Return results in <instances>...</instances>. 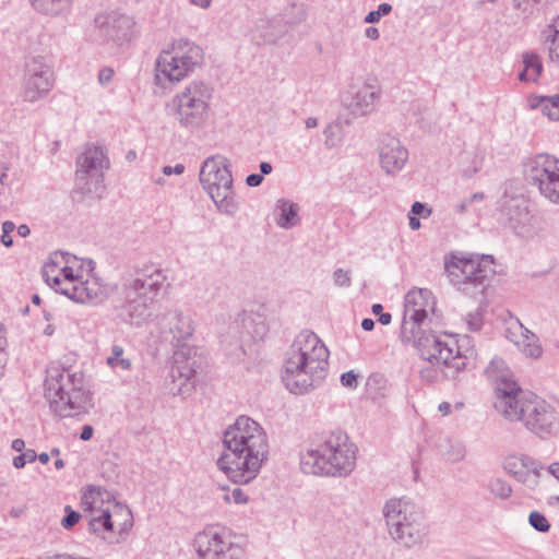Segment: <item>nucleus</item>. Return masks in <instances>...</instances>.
Returning a JSON list of instances; mask_svg holds the SVG:
<instances>
[{
  "label": "nucleus",
  "instance_id": "nucleus-36",
  "mask_svg": "<svg viewBox=\"0 0 559 559\" xmlns=\"http://www.w3.org/2000/svg\"><path fill=\"white\" fill-rule=\"evenodd\" d=\"M106 364L116 372L130 371L132 368L131 359L124 355L123 347L117 344L112 345Z\"/></svg>",
  "mask_w": 559,
  "mask_h": 559
},
{
  "label": "nucleus",
  "instance_id": "nucleus-26",
  "mask_svg": "<svg viewBox=\"0 0 559 559\" xmlns=\"http://www.w3.org/2000/svg\"><path fill=\"white\" fill-rule=\"evenodd\" d=\"M487 380L493 385L495 394L498 389H506L508 384L516 383L512 370L500 357L495 356L484 370Z\"/></svg>",
  "mask_w": 559,
  "mask_h": 559
},
{
  "label": "nucleus",
  "instance_id": "nucleus-40",
  "mask_svg": "<svg viewBox=\"0 0 559 559\" xmlns=\"http://www.w3.org/2000/svg\"><path fill=\"white\" fill-rule=\"evenodd\" d=\"M546 43H548L549 56L552 60H559V27L549 26L546 31Z\"/></svg>",
  "mask_w": 559,
  "mask_h": 559
},
{
  "label": "nucleus",
  "instance_id": "nucleus-11",
  "mask_svg": "<svg viewBox=\"0 0 559 559\" xmlns=\"http://www.w3.org/2000/svg\"><path fill=\"white\" fill-rule=\"evenodd\" d=\"M212 98L213 88L210 84L191 81L171 99L175 120L188 131H200L209 122Z\"/></svg>",
  "mask_w": 559,
  "mask_h": 559
},
{
  "label": "nucleus",
  "instance_id": "nucleus-57",
  "mask_svg": "<svg viewBox=\"0 0 559 559\" xmlns=\"http://www.w3.org/2000/svg\"><path fill=\"white\" fill-rule=\"evenodd\" d=\"M22 455L25 460V463H27V462L32 463L37 459V454H36L35 450H33V449L26 450L25 452L22 453Z\"/></svg>",
  "mask_w": 559,
  "mask_h": 559
},
{
  "label": "nucleus",
  "instance_id": "nucleus-46",
  "mask_svg": "<svg viewBox=\"0 0 559 559\" xmlns=\"http://www.w3.org/2000/svg\"><path fill=\"white\" fill-rule=\"evenodd\" d=\"M66 515L61 520V525L66 530L72 528L81 519V514L78 511L72 510L69 506L64 508Z\"/></svg>",
  "mask_w": 559,
  "mask_h": 559
},
{
  "label": "nucleus",
  "instance_id": "nucleus-53",
  "mask_svg": "<svg viewBox=\"0 0 559 559\" xmlns=\"http://www.w3.org/2000/svg\"><path fill=\"white\" fill-rule=\"evenodd\" d=\"M365 36L371 40H377L380 38V32L374 26H369L365 29Z\"/></svg>",
  "mask_w": 559,
  "mask_h": 559
},
{
  "label": "nucleus",
  "instance_id": "nucleus-41",
  "mask_svg": "<svg viewBox=\"0 0 559 559\" xmlns=\"http://www.w3.org/2000/svg\"><path fill=\"white\" fill-rule=\"evenodd\" d=\"M392 5L390 3L383 2L378 5V9L374 11H370L364 19V22L367 24H374L380 21L381 17L389 15L392 12Z\"/></svg>",
  "mask_w": 559,
  "mask_h": 559
},
{
  "label": "nucleus",
  "instance_id": "nucleus-49",
  "mask_svg": "<svg viewBox=\"0 0 559 559\" xmlns=\"http://www.w3.org/2000/svg\"><path fill=\"white\" fill-rule=\"evenodd\" d=\"M114 70L111 68H103L98 73V82L103 86H107L114 78Z\"/></svg>",
  "mask_w": 559,
  "mask_h": 559
},
{
  "label": "nucleus",
  "instance_id": "nucleus-29",
  "mask_svg": "<svg viewBox=\"0 0 559 559\" xmlns=\"http://www.w3.org/2000/svg\"><path fill=\"white\" fill-rule=\"evenodd\" d=\"M112 522V534L127 533L133 525V515L128 506L120 502L109 503L106 509Z\"/></svg>",
  "mask_w": 559,
  "mask_h": 559
},
{
  "label": "nucleus",
  "instance_id": "nucleus-21",
  "mask_svg": "<svg viewBox=\"0 0 559 559\" xmlns=\"http://www.w3.org/2000/svg\"><path fill=\"white\" fill-rule=\"evenodd\" d=\"M95 24L106 40L117 44L130 40L135 26L131 16L117 12L97 15Z\"/></svg>",
  "mask_w": 559,
  "mask_h": 559
},
{
  "label": "nucleus",
  "instance_id": "nucleus-33",
  "mask_svg": "<svg viewBox=\"0 0 559 559\" xmlns=\"http://www.w3.org/2000/svg\"><path fill=\"white\" fill-rule=\"evenodd\" d=\"M530 106L533 109H539L550 120H559V94L551 96H532Z\"/></svg>",
  "mask_w": 559,
  "mask_h": 559
},
{
  "label": "nucleus",
  "instance_id": "nucleus-3",
  "mask_svg": "<svg viewBox=\"0 0 559 559\" xmlns=\"http://www.w3.org/2000/svg\"><path fill=\"white\" fill-rule=\"evenodd\" d=\"M330 352L311 331H301L294 340L282 367V381L293 394H306L318 388L328 371Z\"/></svg>",
  "mask_w": 559,
  "mask_h": 559
},
{
  "label": "nucleus",
  "instance_id": "nucleus-12",
  "mask_svg": "<svg viewBox=\"0 0 559 559\" xmlns=\"http://www.w3.org/2000/svg\"><path fill=\"white\" fill-rule=\"evenodd\" d=\"M203 49L187 38H177L168 44L156 60L157 78L178 83L201 67Z\"/></svg>",
  "mask_w": 559,
  "mask_h": 559
},
{
  "label": "nucleus",
  "instance_id": "nucleus-20",
  "mask_svg": "<svg viewBox=\"0 0 559 559\" xmlns=\"http://www.w3.org/2000/svg\"><path fill=\"white\" fill-rule=\"evenodd\" d=\"M378 158L380 168L388 176H395L402 171L408 160V151L396 136L385 134L378 144Z\"/></svg>",
  "mask_w": 559,
  "mask_h": 559
},
{
  "label": "nucleus",
  "instance_id": "nucleus-35",
  "mask_svg": "<svg viewBox=\"0 0 559 559\" xmlns=\"http://www.w3.org/2000/svg\"><path fill=\"white\" fill-rule=\"evenodd\" d=\"M440 453L445 461L456 463L462 461L466 455L464 443L455 439H445L439 445Z\"/></svg>",
  "mask_w": 559,
  "mask_h": 559
},
{
  "label": "nucleus",
  "instance_id": "nucleus-37",
  "mask_svg": "<svg viewBox=\"0 0 559 559\" xmlns=\"http://www.w3.org/2000/svg\"><path fill=\"white\" fill-rule=\"evenodd\" d=\"M72 0H31L33 8L45 14H59L68 10Z\"/></svg>",
  "mask_w": 559,
  "mask_h": 559
},
{
  "label": "nucleus",
  "instance_id": "nucleus-30",
  "mask_svg": "<svg viewBox=\"0 0 559 559\" xmlns=\"http://www.w3.org/2000/svg\"><path fill=\"white\" fill-rule=\"evenodd\" d=\"M221 346L226 355L235 359H240L245 354L243 335L237 321L228 328L227 333L221 335Z\"/></svg>",
  "mask_w": 559,
  "mask_h": 559
},
{
  "label": "nucleus",
  "instance_id": "nucleus-45",
  "mask_svg": "<svg viewBox=\"0 0 559 559\" xmlns=\"http://www.w3.org/2000/svg\"><path fill=\"white\" fill-rule=\"evenodd\" d=\"M464 320L467 329L472 332L479 331L483 325V314L479 309L469 312Z\"/></svg>",
  "mask_w": 559,
  "mask_h": 559
},
{
  "label": "nucleus",
  "instance_id": "nucleus-31",
  "mask_svg": "<svg viewBox=\"0 0 559 559\" xmlns=\"http://www.w3.org/2000/svg\"><path fill=\"white\" fill-rule=\"evenodd\" d=\"M523 69L519 73V80L525 83H535L543 73V63L539 56L533 51L522 53Z\"/></svg>",
  "mask_w": 559,
  "mask_h": 559
},
{
  "label": "nucleus",
  "instance_id": "nucleus-62",
  "mask_svg": "<svg viewBox=\"0 0 559 559\" xmlns=\"http://www.w3.org/2000/svg\"><path fill=\"white\" fill-rule=\"evenodd\" d=\"M451 404L448 403V402H442L439 404L438 406V411L442 414V415H449L451 413Z\"/></svg>",
  "mask_w": 559,
  "mask_h": 559
},
{
  "label": "nucleus",
  "instance_id": "nucleus-25",
  "mask_svg": "<svg viewBox=\"0 0 559 559\" xmlns=\"http://www.w3.org/2000/svg\"><path fill=\"white\" fill-rule=\"evenodd\" d=\"M436 299L431 290L427 288H413L404 297L403 317L425 321L433 313Z\"/></svg>",
  "mask_w": 559,
  "mask_h": 559
},
{
  "label": "nucleus",
  "instance_id": "nucleus-54",
  "mask_svg": "<svg viewBox=\"0 0 559 559\" xmlns=\"http://www.w3.org/2000/svg\"><path fill=\"white\" fill-rule=\"evenodd\" d=\"M93 432H94L93 427H92V426H90V425H85V426H83V428H82V431H81L80 438H81L83 441H87V440H90V439L93 437Z\"/></svg>",
  "mask_w": 559,
  "mask_h": 559
},
{
  "label": "nucleus",
  "instance_id": "nucleus-22",
  "mask_svg": "<svg viewBox=\"0 0 559 559\" xmlns=\"http://www.w3.org/2000/svg\"><path fill=\"white\" fill-rule=\"evenodd\" d=\"M503 469L528 488H535L544 468L539 462L528 455L512 454L504 459Z\"/></svg>",
  "mask_w": 559,
  "mask_h": 559
},
{
  "label": "nucleus",
  "instance_id": "nucleus-18",
  "mask_svg": "<svg viewBox=\"0 0 559 559\" xmlns=\"http://www.w3.org/2000/svg\"><path fill=\"white\" fill-rule=\"evenodd\" d=\"M506 389H498L495 394L493 406L496 411L510 421H523L536 395L523 391L518 383L508 384Z\"/></svg>",
  "mask_w": 559,
  "mask_h": 559
},
{
  "label": "nucleus",
  "instance_id": "nucleus-59",
  "mask_svg": "<svg viewBox=\"0 0 559 559\" xmlns=\"http://www.w3.org/2000/svg\"><path fill=\"white\" fill-rule=\"evenodd\" d=\"M12 449L16 452H22L25 449V442L23 439H14L11 444Z\"/></svg>",
  "mask_w": 559,
  "mask_h": 559
},
{
  "label": "nucleus",
  "instance_id": "nucleus-17",
  "mask_svg": "<svg viewBox=\"0 0 559 559\" xmlns=\"http://www.w3.org/2000/svg\"><path fill=\"white\" fill-rule=\"evenodd\" d=\"M526 176L545 199L559 204L558 158L548 154L536 155L526 164Z\"/></svg>",
  "mask_w": 559,
  "mask_h": 559
},
{
  "label": "nucleus",
  "instance_id": "nucleus-63",
  "mask_svg": "<svg viewBox=\"0 0 559 559\" xmlns=\"http://www.w3.org/2000/svg\"><path fill=\"white\" fill-rule=\"evenodd\" d=\"M361 328L365 331H371L374 328V321L370 318H366L361 321Z\"/></svg>",
  "mask_w": 559,
  "mask_h": 559
},
{
  "label": "nucleus",
  "instance_id": "nucleus-15",
  "mask_svg": "<svg viewBox=\"0 0 559 559\" xmlns=\"http://www.w3.org/2000/svg\"><path fill=\"white\" fill-rule=\"evenodd\" d=\"M193 546L200 559H243L245 548L224 530L206 528L199 532Z\"/></svg>",
  "mask_w": 559,
  "mask_h": 559
},
{
  "label": "nucleus",
  "instance_id": "nucleus-50",
  "mask_svg": "<svg viewBox=\"0 0 559 559\" xmlns=\"http://www.w3.org/2000/svg\"><path fill=\"white\" fill-rule=\"evenodd\" d=\"M420 377H421V379H424L428 382H432L437 379L438 371L433 367L423 368L420 370Z\"/></svg>",
  "mask_w": 559,
  "mask_h": 559
},
{
  "label": "nucleus",
  "instance_id": "nucleus-8",
  "mask_svg": "<svg viewBox=\"0 0 559 559\" xmlns=\"http://www.w3.org/2000/svg\"><path fill=\"white\" fill-rule=\"evenodd\" d=\"M45 397L59 417H74L93 407L92 393L81 371L53 367L45 380Z\"/></svg>",
  "mask_w": 559,
  "mask_h": 559
},
{
  "label": "nucleus",
  "instance_id": "nucleus-10",
  "mask_svg": "<svg viewBox=\"0 0 559 559\" xmlns=\"http://www.w3.org/2000/svg\"><path fill=\"white\" fill-rule=\"evenodd\" d=\"M199 177L217 211L227 216H235L239 210V202L234 190L229 160L222 155L207 157L201 166Z\"/></svg>",
  "mask_w": 559,
  "mask_h": 559
},
{
  "label": "nucleus",
  "instance_id": "nucleus-61",
  "mask_svg": "<svg viewBox=\"0 0 559 559\" xmlns=\"http://www.w3.org/2000/svg\"><path fill=\"white\" fill-rule=\"evenodd\" d=\"M259 168H260V171H261V174H260V175H262V176H264V175H269V174H271V173H272V170H273L272 165H271L270 163H267V162H262V163L259 165Z\"/></svg>",
  "mask_w": 559,
  "mask_h": 559
},
{
  "label": "nucleus",
  "instance_id": "nucleus-23",
  "mask_svg": "<svg viewBox=\"0 0 559 559\" xmlns=\"http://www.w3.org/2000/svg\"><path fill=\"white\" fill-rule=\"evenodd\" d=\"M380 98V91L370 84H364L360 87H352L345 92L341 102L345 109L355 117H364L371 114L374 109V103Z\"/></svg>",
  "mask_w": 559,
  "mask_h": 559
},
{
  "label": "nucleus",
  "instance_id": "nucleus-58",
  "mask_svg": "<svg viewBox=\"0 0 559 559\" xmlns=\"http://www.w3.org/2000/svg\"><path fill=\"white\" fill-rule=\"evenodd\" d=\"M426 211V205L421 202H415L412 205V213L415 215H421Z\"/></svg>",
  "mask_w": 559,
  "mask_h": 559
},
{
  "label": "nucleus",
  "instance_id": "nucleus-52",
  "mask_svg": "<svg viewBox=\"0 0 559 559\" xmlns=\"http://www.w3.org/2000/svg\"><path fill=\"white\" fill-rule=\"evenodd\" d=\"M263 181V176L260 174H251L247 176L246 183L249 187H259Z\"/></svg>",
  "mask_w": 559,
  "mask_h": 559
},
{
  "label": "nucleus",
  "instance_id": "nucleus-5",
  "mask_svg": "<svg viewBox=\"0 0 559 559\" xmlns=\"http://www.w3.org/2000/svg\"><path fill=\"white\" fill-rule=\"evenodd\" d=\"M165 282L164 271L154 264H145L124 274L119 290L124 302L123 321L134 326L147 322Z\"/></svg>",
  "mask_w": 559,
  "mask_h": 559
},
{
  "label": "nucleus",
  "instance_id": "nucleus-48",
  "mask_svg": "<svg viewBox=\"0 0 559 559\" xmlns=\"http://www.w3.org/2000/svg\"><path fill=\"white\" fill-rule=\"evenodd\" d=\"M358 374L355 371L349 370L347 372L342 373L341 383L343 386L348 389H356L358 386Z\"/></svg>",
  "mask_w": 559,
  "mask_h": 559
},
{
  "label": "nucleus",
  "instance_id": "nucleus-16",
  "mask_svg": "<svg viewBox=\"0 0 559 559\" xmlns=\"http://www.w3.org/2000/svg\"><path fill=\"white\" fill-rule=\"evenodd\" d=\"M53 62L49 56L32 57L25 66L22 97L35 103L44 98L53 87Z\"/></svg>",
  "mask_w": 559,
  "mask_h": 559
},
{
  "label": "nucleus",
  "instance_id": "nucleus-34",
  "mask_svg": "<svg viewBox=\"0 0 559 559\" xmlns=\"http://www.w3.org/2000/svg\"><path fill=\"white\" fill-rule=\"evenodd\" d=\"M502 212L509 218L513 228L523 224L527 218V209L525 202L521 198H512L508 204H502Z\"/></svg>",
  "mask_w": 559,
  "mask_h": 559
},
{
  "label": "nucleus",
  "instance_id": "nucleus-32",
  "mask_svg": "<svg viewBox=\"0 0 559 559\" xmlns=\"http://www.w3.org/2000/svg\"><path fill=\"white\" fill-rule=\"evenodd\" d=\"M88 532L104 540H110L114 537L110 514H107L106 510L100 513L90 514Z\"/></svg>",
  "mask_w": 559,
  "mask_h": 559
},
{
  "label": "nucleus",
  "instance_id": "nucleus-47",
  "mask_svg": "<svg viewBox=\"0 0 559 559\" xmlns=\"http://www.w3.org/2000/svg\"><path fill=\"white\" fill-rule=\"evenodd\" d=\"M15 229V224L11 221H5L2 224V235H1V242L5 247H11L13 245V239L11 237V233Z\"/></svg>",
  "mask_w": 559,
  "mask_h": 559
},
{
  "label": "nucleus",
  "instance_id": "nucleus-28",
  "mask_svg": "<svg viewBox=\"0 0 559 559\" xmlns=\"http://www.w3.org/2000/svg\"><path fill=\"white\" fill-rule=\"evenodd\" d=\"M299 205L288 199H278L275 203V223L283 229H290L300 223Z\"/></svg>",
  "mask_w": 559,
  "mask_h": 559
},
{
  "label": "nucleus",
  "instance_id": "nucleus-7",
  "mask_svg": "<svg viewBox=\"0 0 559 559\" xmlns=\"http://www.w3.org/2000/svg\"><path fill=\"white\" fill-rule=\"evenodd\" d=\"M424 323L423 320L403 317L401 342L406 346H413L423 359L444 366L447 377L455 378L465 369L466 356L461 354L453 337L426 334Z\"/></svg>",
  "mask_w": 559,
  "mask_h": 559
},
{
  "label": "nucleus",
  "instance_id": "nucleus-6",
  "mask_svg": "<svg viewBox=\"0 0 559 559\" xmlns=\"http://www.w3.org/2000/svg\"><path fill=\"white\" fill-rule=\"evenodd\" d=\"M356 455L357 447L347 433L336 430L300 454V468L309 475L348 476L356 466Z\"/></svg>",
  "mask_w": 559,
  "mask_h": 559
},
{
  "label": "nucleus",
  "instance_id": "nucleus-43",
  "mask_svg": "<svg viewBox=\"0 0 559 559\" xmlns=\"http://www.w3.org/2000/svg\"><path fill=\"white\" fill-rule=\"evenodd\" d=\"M226 502H234L236 504H246L249 501L248 495L239 487L234 488L230 492L223 496Z\"/></svg>",
  "mask_w": 559,
  "mask_h": 559
},
{
  "label": "nucleus",
  "instance_id": "nucleus-39",
  "mask_svg": "<svg viewBox=\"0 0 559 559\" xmlns=\"http://www.w3.org/2000/svg\"><path fill=\"white\" fill-rule=\"evenodd\" d=\"M324 145L328 148H334L337 147L343 140V133L342 128L337 123H330L328 124L324 130Z\"/></svg>",
  "mask_w": 559,
  "mask_h": 559
},
{
  "label": "nucleus",
  "instance_id": "nucleus-13",
  "mask_svg": "<svg viewBox=\"0 0 559 559\" xmlns=\"http://www.w3.org/2000/svg\"><path fill=\"white\" fill-rule=\"evenodd\" d=\"M445 272L450 283L459 289L484 288L495 275L491 255L453 253L445 259Z\"/></svg>",
  "mask_w": 559,
  "mask_h": 559
},
{
  "label": "nucleus",
  "instance_id": "nucleus-64",
  "mask_svg": "<svg viewBox=\"0 0 559 559\" xmlns=\"http://www.w3.org/2000/svg\"><path fill=\"white\" fill-rule=\"evenodd\" d=\"M392 321V316L389 312H382L379 316V322L383 325L390 324Z\"/></svg>",
  "mask_w": 559,
  "mask_h": 559
},
{
  "label": "nucleus",
  "instance_id": "nucleus-55",
  "mask_svg": "<svg viewBox=\"0 0 559 559\" xmlns=\"http://www.w3.org/2000/svg\"><path fill=\"white\" fill-rule=\"evenodd\" d=\"M189 2L200 9L206 10L212 5V0H189Z\"/></svg>",
  "mask_w": 559,
  "mask_h": 559
},
{
  "label": "nucleus",
  "instance_id": "nucleus-38",
  "mask_svg": "<svg viewBox=\"0 0 559 559\" xmlns=\"http://www.w3.org/2000/svg\"><path fill=\"white\" fill-rule=\"evenodd\" d=\"M487 489L495 498L501 500H506L510 498L512 495L511 485L500 477L489 479L487 484Z\"/></svg>",
  "mask_w": 559,
  "mask_h": 559
},
{
  "label": "nucleus",
  "instance_id": "nucleus-19",
  "mask_svg": "<svg viewBox=\"0 0 559 559\" xmlns=\"http://www.w3.org/2000/svg\"><path fill=\"white\" fill-rule=\"evenodd\" d=\"M522 423L528 430L542 438L550 437L559 431V417L555 408L537 396L533 399V404L528 405L527 414Z\"/></svg>",
  "mask_w": 559,
  "mask_h": 559
},
{
  "label": "nucleus",
  "instance_id": "nucleus-56",
  "mask_svg": "<svg viewBox=\"0 0 559 559\" xmlns=\"http://www.w3.org/2000/svg\"><path fill=\"white\" fill-rule=\"evenodd\" d=\"M547 473L559 480V462L550 464L547 468Z\"/></svg>",
  "mask_w": 559,
  "mask_h": 559
},
{
  "label": "nucleus",
  "instance_id": "nucleus-51",
  "mask_svg": "<svg viewBox=\"0 0 559 559\" xmlns=\"http://www.w3.org/2000/svg\"><path fill=\"white\" fill-rule=\"evenodd\" d=\"M162 171L165 176L181 175L185 171V166L182 164H176L175 166H164Z\"/></svg>",
  "mask_w": 559,
  "mask_h": 559
},
{
  "label": "nucleus",
  "instance_id": "nucleus-42",
  "mask_svg": "<svg viewBox=\"0 0 559 559\" xmlns=\"http://www.w3.org/2000/svg\"><path fill=\"white\" fill-rule=\"evenodd\" d=\"M528 522L532 525V527H534L537 532L540 533H546L550 528V524L546 516L538 511H533L530 513Z\"/></svg>",
  "mask_w": 559,
  "mask_h": 559
},
{
  "label": "nucleus",
  "instance_id": "nucleus-60",
  "mask_svg": "<svg viewBox=\"0 0 559 559\" xmlns=\"http://www.w3.org/2000/svg\"><path fill=\"white\" fill-rule=\"evenodd\" d=\"M472 204V202H468V198L465 200H462L460 203L456 204L455 210L459 213H465L468 210V206Z\"/></svg>",
  "mask_w": 559,
  "mask_h": 559
},
{
  "label": "nucleus",
  "instance_id": "nucleus-9",
  "mask_svg": "<svg viewBox=\"0 0 559 559\" xmlns=\"http://www.w3.org/2000/svg\"><path fill=\"white\" fill-rule=\"evenodd\" d=\"M389 536L403 547L411 548L424 542L427 530L424 514L407 498H391L382 507Z\"/></svg>",
  "mask_w": 559,
  "mask_h": 559
},
{
  "label": "nucleus",
  "instance_id": "nucleus-14",
  "mask_svg": "<svg viewBox=\"0 0 559 559\" xmlns=\"http://www.w3.org/2000/svg\"><path fill=\"white\" fill-rule=\"evenodd\" d=\"M110 162L100 145H87L76 159L75 185L83 192L100 197L105 190L104 173Z\"/></svg>",
  "mask_w": 559,
  "mask_h": 559
},
{
  "label": "nucleus",
  "instance_id": "nucleus-44",
  "mask_svg": "<svg viewBox=\"0 0 559 559\" xmlns=\"http://www.w3.org/2000/svg\"><path fill=\"white\" fill-rule=\"evenodd\" d=\"M333 283L337 287H348L352 284L350 271L342 267L336 269L333 272Z\"/></svg>",
  "mask_w": 559,
  "mask_h": 559
},
{
  "label": "nucleus",
  "instance_id": "nucleus-24",
  "mask_svg": "<svg viewBox=\"0 0 559 559\" xmlns=\"http://www.w3.org/2000/svg\"><path fill=\"white\" fill-rule=\"evenodd\" d=\"M506 337L526 357L538 358L542 356L543 348L538 337L526 329L519 319H510L507 322Z\"/></svg>",
  "mask_w": 559,
  "mask_h": 559
},
{
  "label": "nucleus",
  "instance_id": "nucleus-1",
  "mask_svg": "<svg viewBox=\"0 0 559 559\" xmlns=\"http://www.w3.org/2000/svg\"><path fill=\"white\" fill-rule=\"evenodd\" d=\"M227 453L217 460V467L236 484H248L260 473L269 457V439L260 423L249 416L237 417L224 432Z\"/></svg>",
  "mask_w": 559,
  "mask_h": 559
},
{
  "label": "nucleus",
  "instance_id": "nucleus-4",
  "mask_svg": "<svg viewBox=\"0 0 559 559\" xmlns=\"http://www.w3.org/2000/svg\"><path fill=\"white\" fill-rule=\"evenodd\" d=\"M41 275L56 293L78 304H102L116 289L114 284L94 275L84 280L80 261L68 252H53L43 265Z\"/></svg>",
  "mask_w": 559,
  "mask_h": 559
},
{
  "label": "nucleus",
  "instance_id": "nucleus-2",
  "mask_svg": "<svg viewBox=\"0 0 559 559\" xmlns=\"http://www.w3.org/2000/svg\"><path fill=\"white\" fill-rule=\"evenodd\" d=\"M195 331L192 317L180 309H171L159 319L162 343L171 347V368L166 388L171 395H189L195 386L197 348L191 344Z\"/></svg>",
  "mask_w": 559,
  "mask_h": 559
},
{
  "label": "nucleus",
  "instance_id": "nucleus-27",
  "mask_svg": "<svg viewBox=\"0 0 559 559\" xmlns=\"http://www.w3.org/2000/svg\"><path fill=\"white\" fill-rule=\"evenodd\" d=\"M115 502L111 492L98 486H88L81 497V506L88 514L100 513Z\"/></svg>",
  "mask_w": 559,
  "mask_h": 559
}]
</instances>
